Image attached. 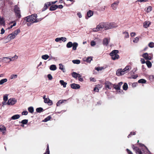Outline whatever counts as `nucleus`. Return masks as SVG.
<instances>
[{
  "mask_svg": "<svg viewBox=\"0 0 154 154\" xmlns=\"http://www.w3.org/2000/svg\"><path fill=\"white\" fill-rule=\"evenodd\" d=\"M103 69V68L102 67H97L95 68V69L97 70L98 71H100V70H101Z\"/></svg>",
  "mask_w": 154,
  "mask_h": 154,
  "instance_id": "obj_51",
  "label": "nucleus"
},
{
  "mask_svg": "<svg viewBox=\"0 0 154 154\" xmlns=\"http://www.w3.org/2000/svg\"><path fill=\"white\" fill-rule=\"evenodd\" d=\"M136 132H131L128 136V137L129 138L131 137V135H135L136 134Z\"/></svg>",
  "mask_w": 154,
  "mask_h": 154,
  "instance_id": "obj_50",
  "label": "nucleus"
},
{
  "mask_svg": "<svg viewBox=\"0 0 154 154\" xmlns=\"http://www.w3.org/2000/svg\"><path fill=\"white\" fill-rule=\"evenodd\" d=\"M123 33L125 35V38H128L129 37V35L127 32H123Z\"/></svg>",
  "mask_w": 154,
  "mask_h": 154,
  "instance_id": "obj_49",
  "label": "nucleus"
},
{
  "mask_svg": "<svg viewBox=\"0 0 154 154\" xmlns=\"http://www.w3.org/2000/svg\"><path fill=\"white\" fill-rule=\"evenodd\" d=\"M78 78V79L79 81H80L81 82H82L83 81V78H82V76H81L80 75H79Z\"/></svg>",
  "mask_w": 154,
  "mask_h": 154,
  "instance_id": "obj_54",
  "label": "nucleus"
},
{
  "mask_svg": "<svg viewBox=\"0 0 154 154\" xmlns=\"http://www.w3.org/2000/svg\"><path fill=\"white\" fill-rule=\"evenodd\" d=\"M73 45L72 43L70 42H68L66 44V47L67 48H70Z\"/></svg>",
  "mask_w": 154,
  "mask_h": 154,
  "instance_id": "obj_33",
  "label": "nucleus"
},
{
  "mask_svg": "<svg viewBox=\"0 0 154 154\" xmlns=\"http://www.w3.org/2000/svg\"><path fill=\"white\" fill-rule=\"evenodd\" d=\"M126 151H127L128 153V154H133L132 152L128 149H126Z\"/></svg>",
  "mask_w": 154,
  "mask_h": 154,
  "instance_id": "obj_59",
  "label": "nucleus"
},
{
  "mask_svg": "<svg viewBox=\"0 0 154 154\" xmlns=\"http://www.w3.org/2000/svg\"><path fill=\"white\" fill-rule=\"evenodd\" d=\"M72 75L73 77H74L75 78H77L78 77L79 75H80V74L75 72H74L72 73Z\"/></svg>",
  "mask_w": 154,
  "mask_h": 154,
  "instance_id": "obj_22",
  "label": "nucleus"
},
{
  "mask_svg": "<svg viewBox=\"0 0 154 154\" xmlns=\"http://www.w3.org/2000/svg\"><path fill=\"white\" fill-rule=\"evenodd\" d=\"M0 23L1 24H4L5 23L4 19L3 17H1L0 16Z\"/></svg>",
  "mask_w": 154,
  "mask_h": 154,
  "instance_id": "obj_44",
  "label": "nucleus"
},
{
  "mask_svg": "<svg viewBox=\"0 0 154 154\" xmlns=\"http://www.w3.org/2000/svg\"><path fill=\"white\" fill-rule=\"evenodd\" d=\"M119 3V2H116L113 3L111 5V7L114 10H116L117 7V6Z\"/></svg>",
  "mask_w": 154,
  "mask_h": 154,
  "instance_id": "obj_16",
  "label": "nucleus"
},
{
  "mask_svg": "<svg viewBox=\"0 0 154 154\" xmlns=\"http://www.w3.org/2000/svg\"><path fill=\"white\" fill-rule=\"evenodd\" d=\"M140 61L142 64H144L146 63V62H145V60L143 58H141L140 60Z\"/></svg>",
  "mask_w": 154,
  "mask_h": 154,
  "instance_id": "obj_60",
  "label": "nucleus"
},
{
  "mask_svg": "<svg viewBox=\"0 0 154 154\" xmlns=\"http://www.w3.org/2000/svg\"><path fill=\"white\" fill-rule=\"evenodd\" d=\"M18 57L17 56L15 55L13 57H4L3 58V60L6 63L9 62L11 60H14L15 59H17Z\"/></svg>",
  "mask_w": 154,
  "mask_h": 154,
  "instance_id": "obj_3",
  "label": "nucleus"
},
{
  "mask_svg": "<svg viewBox=\"0 0 154 154\" xmlns=\"http://www.w3.org/2000/svg\"><path fill=\"white\" fill-rule=\"evenodd\" d=\"M123 89L124 90H127L128 88V85L127 83H124L123 86Z\"/></svg>",
  "mask_w": 154,
  "mask_h": 154,
  "instance_id": "obj_34",
  "label": "nucleus"
},
{
  "mask_svg": "<svg viewBox=\"0 0 154 154\" xmlns=\"http://www.w3.org/2000/svg\"><path fill=\"white\" fill-rule=\"evenodd\" d=\"M113 60H115L116 59H118L119 58V56L118 54H117L111 56Z\"/></svg>",
  "mask_w": 154,
  "mask_h": 154,
  "instance_id": "obj_29",
  "label": "nucleus"
},
{
  "mask_svg": "<svg viewBox=\"0 0 154 154\" xmlns=\"http://www.w3.org/2000/svg\"><path fill=\"white\" fill-rule=\"evenodd\" d=\"M119 53V51L117 50H114L112 51L109 54L110 56L114 55L117 54Z\"/></svg>",
  "mask_w": 154,
  "mask_h": 154,
  "instance_id": "obj_21",
  "label": "nucleus"
},
{
  "mask_svg": "<svg viewBox=\"0 0 154 154\" xmlns=\"http://www.w3.org/2000/svg\"><path fill=\"white\" fill-rule=\"evenodd\" d=\"M5 130V127L4 126H2L0 128V131H4Z\"/></svg>",
  "mask_w": 154,
  "mask_h": 154,
  "instance_id": "obj_56",
  "label": "nucleus"
},
{
  "mask_svg": "<svg viewBox=\"0 0 154 154\" xmlns=\"http://www.w3.org/2000/svg\"><path fill=\"white\" fill-rule=\"evenodd\" d=\"M43 109L41 107L38 108L36 109V111L37 112L40 113L42 112L43 111Z\"/></svg>",
  "mask_w": 154,
  "mask_h": 154,
  "instance_id": "obj_40",
  "label": "nucleus"
},
{
  "mask_svg": "<svg viewBox=\"0 0 154 154\" xmlns=\"http://www.w3.org/2000/svg\"><path fill=\"white\" fill-rule=\"evenodd\" d=\"M146 82V80L142 79L139 80L138 81V82L139 83H145Z\"/></svg>",
  "mask_w": 154,
  "mask_h": 154,
  "instance_id": "obj_35",
  "label": "nucleus"
},
{
  "mask_svg": "<svg viewBox=\"0 0 154 154\" xmlns=\"http://www.w3.org/2000/svg\"><path fill=\"white\" fill-rule=\"evenodd\" d=\"M92 60V57H88L86 59V61L87 63H90L91 61Z\"/></svg>",
  "mask_w": 154,
  "mask_h": 154,
  "instance_id": "obj_45",
  "label": "nucleus"
},
{
  "mask_svg": "<svg viewBox=\"0 0 154 154\" xmlns=\"http://www.w3.org/2000/svg\"><path fill=\"white\" fill-rule=\"evenodd\" d=\"M44 102L45 103H48V105H51L52 104V101L50 100L49 98H46L45 99Z\"/></svg>",
  "mask_w": 154,
  "mask_h": 154,
  "instance_id": "obj_18",
  "label": "nucleus"
},
{
  "mask_svg": "<svg viewBox=\"0 0 154 154\" xmlns=\"http://www.w3.org/2000/svg\"><path fill=\"white\" fill-rule=\"evenodd\" d=\"M109 39L106 38H104L103 41V45H104L107 46L109 42Z\"/></svg>",
  "mask_w": 154,
  "mask_h": 154,
  "instance_id": "obj_15",
  "label": "nucleus"
},
{
  "mask_svg": "<svg viewBox=\"0 0 154 154\" xmlns=\"http://www.w3.org/2000/svg\"><path fill=\"white\" fill-rule=\"evenodd\" d=\"M37 17V15L34 14L31 15L29 16L25 17V19L26 21L29 22H32V23H36L38 21L42 20L43 18H40L39 19L36 18Z\"/></svg>",
  "mask_w": 154,
  "mask_h": 154,
  "instance_id": "obj_1",
  "label": "nucleus"
},
{
  "mask_svg": "<svg viewBox=\"0 0 154 154\" xmlns=\"http://www.w3.org/2000/svg\"><path fill=\"white\" fill-rule=\"evenodd\" d=\"M93 11H91V10H89V11L87 12V15L88 16V17H90L92 16L93 15Z\"/></svg>",
  "mask_w": 154,
  "mask_h": 154,
  "instance_id": "obj_26",
  "label": "nucleus"
},
{
  "mask_svg": "<svg viewBox=\"0 0 154 154\" xmlns=\"http://www.w3.org/2000/svg\"><path fill=\"white\" fill-rule=\"evenodd\" d=\"M8 95L7 94L5 95L4 96L3 100L4 102H3L2 103L3 105H6V102L7 101L8 99Z\"/></svg>",
  "mask_w": 154,
  "mask_h": 154,
  "instance_id": "obj_20",
  "label": "nucleus"
},
{
  "mask_svg": "<svg viewBox=\"0 0 154 154\" xmlns=\"http://www.w3.org/2000/svg\"><path fill=\"white\" fill-rule=\"evenodd\" d=\"M17 77V75L12 74L11 75L10 79H15Z\"/></svg>",
  "mask_w": 154,
  "mask_h": 154,
  "instance_id": "obj_38",
  "label": "nucleus"
},
{
  "mask_svg": "<svg viewBox=\"0 0 154 154\" xmlns=\"http://www.w3.org/2000/svg\"><path fill=\"white\" fill-rule=\"evenodd\" d=\"M60 83L63 86V87H66L67 83L66 82H65L63 80H61L60 81Z\"/></svg>",
  "mask_w": 154,
  "mask_h": 154,
  "instance_id": "obj_24",
  "label": "nucleus"
},
{
  "mask_svg": "<svg viewBox=\"0 0 154 154\" xmlns=\"http://www.w3.org/2000/svg\"><path fill=\"white\" fill-rule=\"evenodd\" d=\"M66 101V100H60L57 102L56 105L57 106H59L60 105V104L63 103L64 101Z\"/></svg>",
  "mask_w": 154,
  "mask_h": 154,
  "instance_id": "obj_31",
  "label": "nucleus"
},
{
  "mask_svg": "<svg viewBox=\"0 0 154 154\" xmlns=\"http://www.w3.org/2000/svg\"><path fill=\"white\" fill-rule=\"evenodd\" d=\"M139 38L137 37H136L135 38V40L133 41L134 42H137L139 41Z\"/></svg>",
  "mask_w": 154,
  "mask_h": 154,
  "instance_id": "obj_61",
  "label": "nucleus"
},
{
  "mask_svg": "<svg viewBox=\"0 0 154 154\" xmlns=\"http://www.w3.org/2000/svg\"><path fill=\"white\" fill-rule=\"evenodd\" d=\"M7 79H4L1 80L0 81V85H2L4 83L7 82Z\"/></svg>",
  "mask_w": 154,
  "mask_h": 154,
  "instance_id": "obj_36",
  "label": "nucleus"
},
{
  "mask_svg": "<svg viewBox=\"0 0 154 154\" xmlns=\"http://www.w3.org/2000/svg\"><path fill=\"white\" fill-rule=\"evenodd\" d=\"M49 57V56L47 54L43 55L42 57V59L45 60H47V59H48Z\"/></svg>",
  "mask_w": 154,
  "mask_h": 154,
  "instance_id": "obj_37",
  "label": "nucleus"
},
{
  "mask_svg": "<svg viewBox=\"0 0 154 154\" xmlns=\"http://www.w3.org/2000/svg\"><path fill=\"white\" fill-rule=\"evenodd\" d=\"M132 148H133V149L135 151H136V150L138 148L137 147H135V146H134V145L133 144H132Z\"/></svg>",
  "mask_w": 154,
  "mask_h": 154,
  "instance_id": "obj_58",
  "label": "nucleus"
},
{
  "mask_svg": "<svg viewBox=\"0 0 154 154\" xmlns=\"http://www.w3.org/2000/svg\"><path fill=\"white\" fill-rule=\"evenodd\" d=\"M135 35V33L134 32H132L131 33L130 35L131 37H133Z\"/></svg>",
  "mask_w": 154,
  "mask_h": 154,
  "instance_id": "obj_64",
  "label": "nucleus"
},
{
  "mask_svg": "<svg viewBox=\"0 0 154 154\" xmlns=\"http://www.w3.org/2000/svg\"><path fill=\"white\" fill-rule=\"evenodd\" d=\"M136 153L138 154H143V152L141 151V150L138 148L135 151Z\"/></svg>",
  "mask_w": 154,
  "mask_h": 154,
  "instance_id": "obj_28",
  "label": "nucleus"
},
{
  "mask_svg": "<svg viewBox=\"0 0 154 154\" xmlns=\"http://www.w3.org/2000/svg\"><path fill=\"white\" fill-rule=\"evenodd\" d=\"M50 69L51 70L54 71L56 69L57 67L55 65H52L50 66Z\"/></svg>",
  "mask_w": 154,
  "mask_h": 154,
  "instance_id": "obj_27",
  "label": "nucleus"
},
{
  "mask_svg": "<svg viewBox=\"0 0 154 154\" xmlns=\"http://www.w3.org/2000/svg\"><path fill=\"white\" fill-rule=\"evenodd\" d=\"M146 63L149 68H150L152 65V64L151 62L149 60H147L146 61Z\"/></svg>",
  "mask_w": 154,
  "mask_h": 154,
  "instance_id": "obj_25",
  "label": "nucleus"
},
{
  "mask_svg": "<svg viewBox=\"0 0 154 154\" xmlns=\"http://www.w3.org/2000/svg\"><path fill=\"white\" fill-rule=\"evenodd\" d=\"M50 2V3L51 5H54V4H55L57 2V1H56L54 2Z\"/></svg>",
  "mask_w": 154,
  "mask_h": 154,
  "instance_id": "obj_62",
  "label": "nucleus"
},
{
  "mask_svg": "<svg viewBox=\"0 0 154 154\" xmlns=\"http://www.w3.org/2000/svg\"><path fill=\"white\" fill-rule=\"evenodd\" d=\"M28 122V119H24L21 121V123L23 124H26Z\"/></svg>",
  "mask_w": 154,
  "mask_h": 154,
  "instance_id": "obj_47",
  "label": "nucleus"
},
{
  "mask_svg": "<svg viewBox=\"0 0 154 154\" xmlns=\"http://www.w3.org/2000/svg\"><path fill=\"white\" fill-rule=\"evenodd\" d=\"M152 8L151 6H149L148 7L146 10V11L147 13H149L152 10Z\"/></svg>",
  "mask_w": 154,
  "mask_h": 154,
  "instance_id": "obj_43",
  "label": "nucleus"
},
{
  "mask_svg": "<svg viewBox=\"0 0 154 154\" xmlns=\"http://www.w3.org/2000/svg\"><path fill=\"white\" fill-rule=\"evenodd\" d=\"M139 145L140 146V147H143V146H144V147H145L146 148H147V147H146V146H145L144 144H142V143H139Z\"/></svg>",
  "mask_w": 154,
  "mask_h": 154,
  "instance_id": "obj_63",
  "label": "nucleus"
},
{
  "mask_svg": "<svg viewBox=\"0 0 154 154\" xmlns=\"http://www.w3.org/2000/svg\"><path fill=\"white\" fill-rule=\"evenodd\" d=\"M150 24L151 22L149 21H145L143 23V27L145 28H147Z\"/></svg>",
  "mask_w": 154,
  "mask_h": 154,
  "instance_id": "obj_19",
  "label": "nucleus"
},
{
  "mask_svg": "<svg viewBox=\"0 0 154 154\" xmlns=\"http://www.w3.org/2000/svg\"><path fill=\"white\" fill-rule=\"evenodd\" d=\"M72 62L74 64H79L80 63V61L79 60H72Z\"/></svg>",
  "mask_w": 154,
  "mask_h": 154,
  "instance_id": "obj_42",
  "label": "nucleus"
},
{
  "mask_svg": "<svg viewBox=\"0 0 154 154\" xmlns=\"http://www.w3.org/2000/svg\"><path fill=\"white\" fill-rule=\"evenodd\" d=\"M96 42L94 41H92L91 42V46H94L96 45Z\"/></svg>",
  "mask_w": 154,
  "mask_h": 154,
  "instance_id": "obj_57",
  "label": "nucleus"
},
{
  "mask_svg": "<svg viewBox=\"0 0 154 154\" xmlns=\"http://www.w3.org/2000/svg\"><path fill=\"white\" fill-rule=\"evenodd\" d=\"M66 40V38L65 37H61L60 38H57L55 39V41L58 42L60 41H62L64 42H65Z\"/></svg>",
  "mask_w": 154,
  "mask_h": 154,
  "instance_id": "obj_14",
  "label": "nucleus"
},
{
  "mask_svg": "<svg viewBox=\"0 0 154 154\" xmlns=\"http://www.w3.org/2000/svg\"><path fill=\"white\" fill-rule=\"evenodd\" d=\"M59 65L60 66L59 69L62 70L63 72H64L63 71V66L61 63Z\"/></svg>",
  "mask_w": 154,
  "mask_h": 154,
  "instance_id": "obj_52",
  "label": "nucleus"
},
{
  "mask_svg": "<svg viewBox=\"0 0 154 154\" xmlns=\"http://www.w3.org/2000/svg\"><path fill=\"white\" fill-rule=\"evenodd\" d=\"M103 28V23H101L97 26L96 28L93 29V31L94 32H97Z\"/></svg>",
  "mask_w": 154,
  "mask_h": 154,
  "instance_id": "obj_6",
  "label": "nucleus"
},
{
  "mask_svg": "<svg viewBox=\"0 0 154 154\" xmlns=\"http://www.w3.org/2000/svg\"><path fill=\"white\" fill-rule=\"evenodd\" d=\"M123 84V82H119L118 84H113L112 87L116 90H120V88Z\"/></svg>",
  "mask_w": 154,
  "mask_h": 154,
  "instance_id": "obj_9",
  "label": "nucleus"
},
{
  "mask_svg": "<svg viewBox=\"0 0 154 154\" xmlns=\"http://www.w3.org/2000/svg\"><path fill=\"white\" fill-rule=\"evenodd\" d=\"M48 77L49 80H51L53 79L52 76L50 74L48 75Z\"/></svg>",
  "mask_w": 154,
  "mask_h": 154,
  "instance_id": "obj_53",
  "label": "nucleus"
},
{
  "mask_svg": "<svg viewBox=\"0 0 154 154\" xmlns=\"http://www.w3.org/2000/svg\"><path fill=\"white\" fill-rule=\"evenodd\" d=\"M28 113V112L27 111H24L22 113V115H27Z\"/></svg>",
  "mask_w": 154,
  "mask_h": 154,
  "instance_id": "obj_55",
  "label": "nucleus"
},
{
  "mask_svg": "<svg viewBox=\"0 0 154 154\" xmlns=\"http://www.w3.org/2000/svg\"><path fill=\"white\" fill-rule=\"evenodd\" d=\"M105 87L106 90H110L112 88L113 84L109 81H106L104 83Z\"/></svg>",
  "mask_w": 154,
  "mask_h": 154,
  "instance_id": "obj_4",
  "label": "nucleus"
},
{
  "mask_svg": "<svg viewBox=\"0 0 154 154\" xmlns=\"http://www.w3.org/2000/svg\"><path fill=\"white\" fill-rule=\"evenodd\" d=\"M57 8H58L57 5H53L51 6L49 8V10L51 11H54Z\"/></svg>",
  "mask_w": 154,
  "mask_h": 154,
  "instance_id": "obj_17",
  "label": "nucleus"
},
{
  "mask_svg": "<svg viewBox=\"0 0 154 154\" xmlns=\"http://www.w3.org/2000/svg\"><path fill=\"white\" fill-rule=\"evenodd\" d=\"M148 46L150 48H153L154 47V43L152 42H150L148 44Z\"/></svg>",
  "mask_w": 154,
  "mask_h": 154,
  "instance_id": "obj_46",
  "label": "nucleus"
},
{
  "mask_svg": "<svg viewBox=\"0 0 154 154\" xmlns=\"http://www.w3.org/2000/svg\"><path fill=\"white\" fill-rule=\"evenodd\" d=\"M19 118V115L17 114L14 115L11 118L8 119V121H10L12 120H16Z\"/></svg>",
  "mask_w": 154,
  "mask_h": 154,
  "instance_id": "obj_13",
  "label": "nucleus"
},
{
  "mask_svg": "<svg viewBox=\"0 0 154 154\" xmlns=\"http://www.w3.org/2000/svg\"><path fill=\"white\" fill-rule=\"evenodd\" d=\"M18 30L15 31L13 33L9 35L7 38L10 39H12L14 38L15 36L18 34Z\"/></svg>",
  "mask_w": 154,
  "mask_h": 154,
  "instance_id": "obj_5",
  "label": "nucleus"
},
{
  "mask_svg": "<svg viewBox=\"0 0 154 154\" xmlns=\"http://www.w3.org/2000/svg\"><path fill=\"white\" fill-rule=\"evenodd\" d=\"M131 69V67L130 66H127L123 69H119L116 71V74L118 76L123 75L128 72Z\"/></svg>",
  "mask_w": 154,
  "mask_h": 154,
  "instance_id": "obj_2",
  "label": "nucleus"
},
{
  "mask_svg": "<svg viewBox=\"0 0 154 154\" xmlns=\"http://www.w3.org/2000/svg\"><path fill=\"white\" fill-rule=\"evenodd\" d=\"M44 154H50V151L49 149V145L47 144V147L46 149V152L44 153Z\"/></svg>",
  "mask_w": 154,
  "mask_h": 154,
  "instance_id": "obj_41",
  "label": "nucleus"
},
{
  "mask_svg": "<svg viewBox=\"0 0 154 154\" xmlns=\"http://www.w3.org/2000/svg\"><path fill=\"white\" fill-rule=\"evenodd\" d=\"M80 87V86L79 85L75 83H72L71 85V87L73 89H79Z\"/></svg>",
  "mask_w": 154,
  "mask_h": 154,
  "instance_id": "obj_11",
  "label": "nucleus"
},
{
  "mask_svg": "<svg viewBox=\"0 0 154 154\" xmlns=\"http://www.w3.org/2000/svg\"><path fill=\"white\" fill-rule=\"evenodd\" d=\"M14 11L18 18H19V8L17 5H15L14 7Z\"/></svg>",
  "mask_w": 154,
  "mask_h": 154,
  "instance_id": "obj_10",
  "label": "nucleus"
},
{
  "mask_svg": "<svg viewBox=\"0 0 154 154\" xmlns=\"http://www.w3.org/2000/svg\"><path fill=\"white\" fill-rule=\"evenodd\" d=\"M29 112L30 113H32L34 112V108L32 106H30L28 108Z\"/></svg>",
  "mask_w": 154,
  "mask_h": 154,
  "instance_id": "obj_30",
  "label": "nucleus"
},
{
  "mask_svg": "<svg viewBox=\"0 0 154 154\" xmlns=\"http://www.w3.org/2000/svg\"><path fill=\"white\" fill-rule=\"evenodd\" d=\"M149 80L151 81H154V75H149Z\"/></svg>",
  "mask_w": 154,
  "mask_h": 154,
  "instance_id": "obj_39",
  "label": "nucleus"
},
{
  "mask_svg": "<svg viewBox=\"0 0 154 154\" xmlns=\"http://www.w3.org/2000/svg\"><path fill=\"white\" fill-rule=\"evenodd\" d=\"M103 28L105 29H108L112 28L113 27L111 25V23H103Z\"/></svg>",
  "mask_w": 154,
  "mask_h": 154,
  "instance_id": "obj_7",
  "label": "nucleus"
},
{
  "mask_svg": "<svg viewBox=\"0 0 154 154\" xmlns=\"http://www.w3.org/2000/svg\"><path fill=\"white\" fill-rule=\"evenodd\" d=\"M51 5L49 2L46 3L45 4L44 6L42 9V11H44L46 10L50 6H51Z\"/></svg>",
  "mask_w": 154,
  "mask_h": 154,
  "instance_id": "obj_12",
  "label": "nucleus"
},
{
  "mask_svg": "<svg viewBox=\"0 0 154 154\" xmlns=\"http://www.w3.org/2000/svg\"><path fill=\"white\" fill-rule=\"evenodd\" d=\"M51 117L50 116H49L45 118L43 121V122H46L50 120L51 119Z\"/></svg>",
  "mask_w": 154,
  "mask_h": 154,
  "instance_id": "obj_32",
  "label": "nucleus"
},
{
  "mask_svg": "<svg viewBox=\"0 0 154 154\" xmlns=\"http://www.w3.org/2000/svg\"><path fill=\"white\" fill-rule=\"evenodd\" d=\"M16 100L15 99L10 98L8 100L6 105H13L16 102Z\"/></svg>",
  "mask_w": 154,
  "mask_h": 154,
  "instance_id": "obj_8",
  "label": "nucleus"
},
{
  "mask_svg": "<svg viewBox=\"0 0 154 154\" xmlns=\"http://www.w3.org/2000/svg\"><path fill=\"white\" fill-rule=\"evenodd\" d=\"M148 56V54L146 53L143 54L142 55V57L146 60H147V58Z\"/></svg>",
  "mask_w": 154,
  "mask_h": 154,
  "instance_id": "obj_48",
  "label": "nucleus"
},
{
  "mask_svg": "<svg viewBox=\"0 0 154 154\" xmlns=\"http://www.w3.org/2000/svg\"><path fill=\"white\" fill-rule=\"evenodd\" d=\"M72 45V49L74 50H75L76 48L78 45V44L75 42H74Z\"/></svg>",
  "mask_w": 154,
  "mask_h": 154,
  "instance_id": "obj_23",
  "label": "nucleus"
}]
</instances>
